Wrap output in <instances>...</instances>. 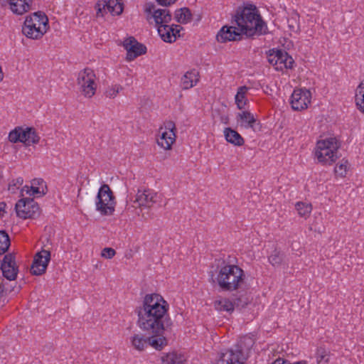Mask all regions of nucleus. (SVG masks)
I'll return each mask as SVG.
<instances>
[{
	"label": "nucleus",
	"mask_w": 364,
	"mask_h": 364,
	"mask_svg": "<svg viewBox=\"0 0 364 364\" xmlns=\"http://www.w3.org/2000/svg\"><path fill=\"white\" fill-rule=\"evenodd\" d=\"M0 269L3 276L8 280H15L18 274V267L16 265L15 257L12 254L5 255Z\"/></svg>",
	"instance_id": "17"
},
{
	"label": "nucleus",
	"mask_w": 364,
	"mask_h": 364,
	"mask_svg": "<svg viewBox=\"0 0 364 364\" xmlns=\"http://www.w3.org/2000/svg\"><path fill=\"white\" fill-rule=\"evenodd\" d=\"M290 102L294 110L306 109L311 102V92L307 90H294L291 94Z\"/></svg>",
	"instance_id": "15"
},
{
	"label": "nucleus",
	"mask_w": 364,
	"mask_h": 364,
	"mask_svg": "<svg viewBox=\"0 0 364 364\" xmlns=\"http://www.w3.org/2000/svg\"><path fill=\"white\" fill-rule=\"evenodd\" d=\"M245 360L242 349H230L221 353L216 364H245Z\"/></svg>",
	"instance_id": "16"
},
{
	"label": "nucleus",
	"mask_w": 364,
	"mask_h": 364,
	"mask_svg": "<svg viewBox=\"0 0 364 364\" xmlns=\"http://www.w3.org/2000/svg\"><path fill=\"white\" fill-rule=\"evenodd\" d=\"M95 9L97 10V17H104L105 14L108 12L107 9V4L105 1H98L95 4Z\"/></svg>",
	"instance_id": "39"
},
{
	"label": "nucleus",
	"mask_w": 364,
	"mask_h": 364,
	"mask_svg": "<svg viewBox=\"0 0 364 364\" xmlns=\"http://www.w3.org/2000/svg\"><path fill=\"white\" fill-rule=\"evenodd\" d=\"M296 208L300 216L306 218L310 215L312 206L310 203L298 202L296 203Z\"/></svg>",
	"instance_id": "37"
},
{
	"label": "nucleus",
	"mask_w": 364,
	"mask_h": 364,
	"mask_svg": "<svg viewBox=\"0 0 364 364\" xmlns=\"http://www.w3.org/2000/svg\"><path fill=\"white\" fill-rule=\"evenodd\" d=\"M247 304V301L242 302L241 299L237 298L235 300L234 304L228 299H221L214 302V306L218 311H225L227 312H232L234 306L244 307Z\"/></svg>",
	"instance_id": "19"
},
{
	"label": "nucleus",
	"mask_w": 364,
	"mask_h": 364,
	"mask_svg": "<svg viewBox=\"0 0 364 364\" xmlns=\"http://www.w3.org/2000/svg\"><path fill=\"white\" fill-rule=\"evenodd\" d=\"M96 80L95 71L90 68H85L78 73L76 83L79 92L85 98H91L95 95L97 87Z\"/></svg>",
	"instance_id": "8"
},
{
	"label": "nucleus",
	"mask_w": 364,
	"mask_h": 364,
	"mask_svg": "<svg viewBox=\"0 0 364 364\" xmlns=\"http://www.w3.org/2000/svg\"><path fill=\"white\" fill-rule=\"evenodd\" d=\"M23 178H18L16 179V183H10L9 184V190L11 191V192H14L15 191V187L16 186L17 184L18 185H21L23 183Z\"/></svg>",
	"instance_id": "46"
},
{
	"label": "nucleus",
	"mask_w": 364,
	"mask_h": 364,
	"mask_svg": "<svg viewBox=\"0 0 364 364\" xmlns=\"http://www.w3.org/2000/svg\"><path fill=\"white\" fill-rule=\"evenodd\" d=\"M157 194L150 189H139L134 198L127 200L126 210L139 215L143 208H150L156 202Z\"/></svg>",
	"instance_id": "7"
},
{
	"label": "nucleus",
	"mask_w": 364,
	"mask_h": 364,
	"mask_svg": "<svg viewBox=\"0 0 364 364\" xmlns=\"http://www.w3.org/2000/svg\"><path fill=\"white\" fill-rule=\"evenodd\" d=\"M38 184L41 186V187H36L34 186H31V190H28V186H26L24 188H26L27 193H29L31 196H42L46 194V185L44 184V182L41 181V182L38 181Z\"/></svg>",
	"instance_id": "36"
},
{
	"label": "nucleus",
	"mask_w": 364,
	"mask_h": 364,
	"mask_svg": "<svg viewBox=\"0 0 364 364\" xmlns=\"http://www.w3.org/2000/svg\"><path fill=\"white\" fill-rule=\"evenodd\" d=\"M236 118L241 127L245 129H252L253 131H255V126L257 119L251 112L248 111H242L237 113Z\"/></svg>",
	"instance_id": "21"
},
{
	"label": "nucleus",
	"mask_w": 364,
	"mask_h": 364,
	"mask_svg": "<svg viewBox=\"0 0 364 364\" xmlns=\"http://www.w3.org/2000/svg\"><path fill=\"white\" fill-rule=\"evenodd\" d=\"M231 23L237 26L238 30L249 37L262 34L264 24L257 7L252 4L239 6L232 18Z\"/></svg>",
	"instance_id": "2"
},
{
	"label": "nucleus",
	"mask_w": 364,
	"mask_h": 364,
	"mask_svg": "<svg viewBox=\"0 0 364 364\" xmlns=\"http://www.w3.org/2000/svg\"><path fill=\"white\" fill-rule=\"evenodd\" d=\"M15 209L16 215L24 220L35 218L40 215V208L33 198H25L18 200Z\"/></svg>",
	"instance_id": "11"
},
{
	"label": "nucleus",
	"mask_w": 364,
	"mask_h": 364,
	"mask_svg": "<svg viewBox=\"0 0 364 364\" xmlns=\"http://www.w3.org/2000/svg\"><path fill=\"white\" fill-rule=\"evenodd\" d=\"M355 98L358 109L364 114V80L358 86Z\"/></svg>",
	"instance_id": "31"
},
{
	"label": "nucleus",
	"mask_w": 364,
	"mask_h": 364,
	"mask_svg": "<svg viewBox=\"0 0 364 364\" xmlns=\"http://www.w3.org/2000/svg\"><path fill=\"white\" fill-rule=\"evenodd\" d=\"M294 63V60L291 56L289 55L286 52V55L284 57V60L283 61L282 68H289L291 69L293 68V65Z\"/></svg>",
	"instance_id": "42"
},
{
	"label": "nucleus",
	"mask_w": 364,
	"mask_h": 364,
	"mask_svg": "<svg viewBox=\"0 0 364 364\" xmlns=\"http://www.w3.org/2000/svg\"><path fill=\"white\" fill-rule=\"evenodd\" d=\"M158 33L161 36V39L167 43H173L174 42L173 39V29L170 27V25H162L159 26V28H157Z\"/></svg>",
	"instance_id": "29"
},
{
	"label": "nucleus",
	"mask_w": 364,
	"mask_h": 364,
	"mask_svg": "<svg viewBox=\"0 0 364 364\" xmlns=\"http://www.w3.org/2000/svg\"><path fill=\"white\" fill-rule=\"evenodd\" d=\"M123 46L127 50L126 60L132 61L139 55L146 53V48L142 43H139L135 38L130 36L123 42Z\"/></svg>",
	"instance_id": "14"
},
{
	"label": "nucleus",
	"mask_w": 364,
	"mask_h": 364,
	"mask_svg": "<svg viewBox=\"0 0 364 364\" xmlns=\"http://www.w3.org/2000/svg\"><path fill=\"white\" fill-rule=\"evenodd\" d=\"M176 125L172 121H168L164 123V127H161L159 132L161 136L157 139V144L165 150L171 149L172 144L176 141Z\"/></svg>",
	"instance_id": "12"
},
{
	"label": "nucleus",
	"mask_w": 364,
	"mask_h": 364,
	"mask_svg": "<svg viewBox=\"0 0 364 364\" xmlns=\"http://www.w3.org/2000/svg\"><path fill=\"white\" fill-rule=\"evenodd\" d=\"M11 245L9 235L4 230H0V255L4 254Z\"/></svg>",
	"instance_id": "34"
},
{
	"label": "nucleus",
	"mask_w": 364,
	"mask_h": 364,
	"mask_svg": "<svg viewBox=\"0 0 364 364\" xmlns=\"http://www.w3.org/2000/svg\"><path fill=\"white\" fill-rule=\"evenodd\" d=\"M284 255L280 251L274 250L268 257L269 263L274 267L281 265L284 261Z\"/></svg>",
	"instance_id": "33"
},
{
	"label": "nucleus",
	"mask_w": 364,
	"mask_h": 364,
	"mask_svg": "<svg viewBox=\"0 0 364 364\" xmlns=\"http://www.w3.org/2000/svg\"><path fill=\"white\" fill-rule=\"evenodd\" d=\"M340 144L336 138L330 137L317 142L315 156L323 165H331L340 157L338 149Z\"/></svg>",
	"instance_id": "5"
},
{
	"label": "nucleus",
	"mask_w": 364,
	"mask_h": 364,
	"mask_svg": "<svg viewBox=\"0 0 364 364\" xmlns=\"http://www.w3.org/2000/svg\"><path fill=\"white\" fill-rule=\"evenodd\" d=\"M224 136L226 141L235 146H240L245 143L244 139L235 130L226 127L224 129Z\"/></svg>",
	"instance_id": "24"
},
{
	"label": "nucleus",
	"mask_w": 364,
	"mask_h": 364,
	"mask_svg": "<svg viewBox=\"0 0 364 364\" xmlns=\"http://www.w3.org/2000/svg\"><path fill=\"white\" fill-rule=\"evenodd\" d=\"M10 9L16 15H23L31 9L32 0H7Z\"/></svg>",
	"instance_id": "20"
},
{
	"label": "nucleus",
	"mask_w": 364,
	"mask_h": 364,
	"mask_svg": "<svg viewBox=\"0 0 364 364\" xmlns=\"http://www.w3.org/2000/svg\"><path fill=\"white\" fill-rule=\"evenodd\" d=\"M21 142L27 146L38 144L40 140V137L33 127H26V129L21 127Z\"/></svg>",
	"instance_id": "22"
},
{
	"label": "nucleus",
	"mask_w": 364,
	"mask_h": 364,
	"mask_svg": "<svg viewBox=\"0 0 364 364\" xmlns=\"http://www.w3.org/2000/svg\"><path fill=\"white\" fill-rule=\"evenodd\" d=\"M211 274L213 282H216L220 289L223 291H234L239 289L245 283V274L242 269L239 266L226 264L218 268L215 279Z\"/></svg>",
	"instance_id": "3"
},
{
	"label": "nucleus",
	"mask_w": 364,
	"mask_h": 364,
	"mask_svg": "<svg viewBox=\"0 0 364 364\" xmlns=\"http://www.w3.org/2000/svg\"><path fill=\"white\" fill-rule=\"evenodd\" d=\"M243 34L238 30L237 26L232 24L230 26H223L216 35V39L220 43H226L231 41H237Z\"/></svg>",
	"instance_id": "18"
},
{
	"label": "nucleus",
	"mask_w": 364,
	"mask_h": 364,
	"mask_svg": "<svg viewBox=\"0 0 364 364\" xmlns=\"http://www.w3.org/2000/svg\"><path fill=\"white\" fill-rule=\"evenodd\" d=\"M248 88L246 86L240 87L235 95V102L238 109H242L246 105L245 95Z\"/></svg>",
	"instance_id": "32"
},
{
	"label": "nucleus",
	"mask_w": 364,
	"mask_h": 364,
	"mask_svg": "<svg viewBox=\"0 0 364 364\" xmlns=\"http://www.w3.org/2000/svg\"><path fill=\"white\" fill-rule=\"evenodd\" d=\"M143 10L146 21L149 23L153 21L157 28L159 26L166 25L172 20V15L168 9H159L154 2L144 3Z\"/></svg>",
	"instance_id": "10"
},
{
	"label": "nucleus",
	"mask_w": 364,
	"mask_h": 364,
	"mask_svg": "<svg viewBox=\"0 0 364 364\" xmlns=\"http://www.w3.org/2000/svg\"><path fill=\"white\" fill-rule=\"evenodd\" d=\"M107 9L112 15H120L123 11V4L121 0H105Z\"/></svg>",
	"instance_id": "30"
},
{
	"label": "nucleus",
	"mask_w": 364,
	"mask_h": 364,
	"mask_svg": "<svg viewBox=\"0 0 364 364\" xmlns=\"http://www.w3.org/2000/svg\"><path fill=\"white\" fill-rule=\"evenodd\" d=\"M21 127H16L11 132H10V133L9 134V141L13 143H16L18 141L21 142Z\"/></svg>",
	"instance_id": "40"
},
{
	"label": "nucleus",
	"mask_w": 364,
	"mask_h": 364,
	"mask_svg": "<svg viewBox=\"0 0 364 364\" xmlns=\"http://www.w3.org/2000/svg\"><path fill=\"white\" fill-rule=\"evenodd\" d=\"M5 284H6L3 282L0 283V301H1L4 304L6 301V297L8 294V292L11 291L6 288Z\"/></svg>",
	"instance_id": "43"
},
{
	"label": "nucleus",
	"mask_w": 364,
	"mask_h": 364,
	"mask_svg": "<svg viewBox=\"0 0 364 364\" xmlns=\"http://www.w3.org/2000/svg\"><path fill=\"white\" fill-rule=\"evenodd\" d=\"M286 51L272 49L269 50L268 62L275 66L276 70H282V64L284 60Z\"/></svg>",
	"instance_id": "23"
},
{
	"label": "nucleus",
	"mask_w": 364,
	"mask_h": 364,
	"mask_svg": "<svg viewBox=\"0 0 364 364\" xmlns=\"http://www.w3.org/2000/svg\"><path fill=\"white\" fill-rule=\"evenodd\" d=\"M220 120L222 123L223 124H228V121H229V118H228V115H221L220 116Z\"/></svg>",
	"instance_id": "48"
},
{
	"label": "nucleus",
	"mask_w": 364,
	"mask_h": 364,
	"mask_svg": "<svg viewBox=\"0 0 364 364\" xmlns=\"http://www.w3.org/2000/svg\"><path fill=\"white\" fill-rule=\"evenodd\" d=\"M348 161L346 159H342L335 167V173L340 177H345L347 173Z\"/></svg>",
	"instance_id": "38"
},
{
	"label": "nucleus",
	"mask_w": 364,
	"mask_h": 364,
	"mask_svg": "<svg viewBox=\"0 0 364 364\" xmlns=\"http://www.w3.org/2000/svg\"><path fill=\"white\" fill-rule=\"evenodd\" d=\"M170 27L172 28L173 29V39H174V41L176 40V38L177 36H180V31L182 29V27L179 25H175V24H172L170 26Z\"/></svg>",
	"instance_id": "45"
},
{
	"label": "nucleus",
	"mask_w": 364,
	"mask_h": 364,
	"mask_svg": "<svg viewBox=\"0 0 364 364\" xmlns=\"http://www.w3.org/2000/svg\"><path fill=\"white\" fill-rule=\"evenodd\" d=\"M192 14L187 7L176 9L174 13V19L179 23L186 24L191 21Z\"/></svg>",
	"instance_id": "27"
},
{
	"label": "nucleus",
	"mask_w": 364,
	"mask_h": 364,
	"mask_svg": "<svg viewBox=\"0 0 364 364\" xmlns=\"http://www.w3.org/2000/svg\"><path fill=\"white\" fill-rule=\"evenodd\" d=\"M115 197L107 184H103L98 191L95 206L102 215H112L115 210Z\"/></svg>",
	"instance_id": "9"
},
{
	"label": "nucleus",
	"mask_w": 364,
	"mask_h": 364,
	"mask_svg": "<svg viewBox=\"0 0 364 364\" xmlns=\"http://www.w3.org/2000/svg\"><path fill=\"white\" fill-rule=\"evenodd\" d=\"M198 73L195 70L186 72L181 77V85L183 90H188L196 85L198 81Z\"/></svg>",
	"instance_id": "25"
},
{
	"label": "nucleus",
	"mask_w": 364,
	"mask_h": 364,
	"mask_svg": "<svg viewBox=\"0 0 364 364\" xmlns=\"http://www.w3.org/2000/svg\"><path fill=\"white\" fill-rule=\"evenodd\" d=\"M123 87L119 84L109 85L106 88L104 95L107 98L114 99L117 96L120 91L123 90Z\"/></svg>",
	"instance_id": "35"
},
{
	"label": "nucleus",
	"mask_w": 364,
	"mask_h": 364,
	"mask_svg": "<svg viewBox=\"0 0 364 364\" xmlns=\"http://www.w3.org/2000/svg\"><path fill=\"white\" fill-rule=\"evenodd\" d=\"M186 361L183 355L176 352L166 353L161 357L162 364H185Z\"/></svg>",
	"instance_id": "26"
},
{
	"label": "nucleus",
	"mask_w": 364,
	"mask_h": 364,
	"mask_svg": "<svg viewBox=\"0 0 364 364\" xmlns=\"http://www.w3.org/2000/svg\"><path fill=\"white\" fill-rule=\"evenodd\" d=\"M50 260V252L43 249L37 252L33 258L31 267V273L33 275H41L46 271L48 263Z\"/></svg>",
	"instance_id": "13"
},
{
	"label": "nucleus",
	"mask_w": 364,
	"mask_h": 364,
	"mask_svg": "<svg viewBox=\"0 0 364 364\" xmlns=\"http://www.w3.org/2000/svg\"><path fill=\"white\" fill-rule=\"evenodd\" d=\"M271 364H289V362L287 360L279 358Z\"/></svg>",
	"instance_id": "47"
},
{
	"label": "nucleus",
	"mask_w": 364,
	"mask_h": 364,
	"mask_svg": "<svg viewBox=\"0 0 364 364\" xmlns=\"http://www.w3.org/2000/svg\"><path fill=\"white\" fill-rule=\"evenodd\" d=\"M159 6L168 7L173 5L177 0H155Z\"/></svg>",
	"instance_id": "44"
},
{
	"label": "nucleus",
	"mask_w": 364,
	"mask_h": 364,
	"mask_svg": "<svg viewBox=\"0 0 364 364\" xmlns=\"http://www.w3.org/2000/svg\"><path fill=\"white\" fill-rule=\"evenodd\" d=\"M289 364H306V363L305 361H300V362L294 363H289Z\"/></svg>",
	"instance_id": "50"
},
{
	"label": "nucleus",
	"mask_w": 364,
	"mask_h": 364,
	"mask_svg": "<svg viewBox=\"0 0 364 364\" xmlns=\"http://www.w3.org/2000/svg\"><path fill=\"white\" fill-rule=\"evenodd\" d=\"M331 352L323 347H318L315 353L316 364H331Z\"/></svg>",
	"instance_id": "28"
},
{
	"label": "nucleus",
	"mask_w": 364,
	"mask_h": 364,
	"mask_svg": "<svg viewBox=\"0 0 364 364\" xmlns=\"http://www.w3.org/2000/svg\"><path fill=\"white\" fill-rule=\"evenodd\" d=\"M4 78V74L1 70V67L0 66V81L2 80Z\"/></svg>",
	"instance_id": "49"
},
{
	"label": "nucleus",
	"mask_w": 364,
	"mask_h": 364,
	"mask_svg": "<svg viewBox=\"0 0 364 364\" xmlns=\"http://www.w3.org/2000/svg\"><path fill=\"white\" fill-rule=\"evenodd\" d=\"M49 28L48 16L43 11H36L26 16L22 33L28 38L40 39Z\"/></svg>",
	"instance_id": "4"
},
{
	"label": "nucleus",
	"mask_w": 364,
	"mask_h": 364,
	"mask_svg": "<svg viewBox=\"0 0 364 364\" xmlns=\"http://www.w3.org/2000/svg\"><path fill=\"white\" fill-rule=\"evenodd\" d=\"M168 304L157 294H146L142 304L136 308L138 326L146 333L164 336L173 322L168 314Z\"/></svg>",
	"instance_id": "1"
},
{
	"label": "nucleus",
	"mask_w": 364,
	"mask_h": 364,
	"mask_svg": "<svg viewBox=\"0 0 364 364\" xmlns=\"http://www.w3.org/2000/svg\"><path fill=\"white\" fill-rule=\"evenodd\" d=\"M144 336L141 333H134L129 338L132 347L139 352L144 351L148 346L156 350H162L168 345L164 336H156V333H147Z\"/></svg>",
	"instance_id": "6"
},
{
	"label": "nucleus",
	"mask_w": 364,
	"mask_h": 364,
	"mask_svg": "<svg viewBox=\"0 0 364 364\" xmlns=\"http://www.w3.org/2000/svg\"><path fill=\"white\" fill-rule=\"evenodd\" d=\"M116 255V251L112 247H105L101 252V256L106 259H112Z\"/></svg>",
	"instance_id": "41"
}]
</instances>
